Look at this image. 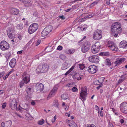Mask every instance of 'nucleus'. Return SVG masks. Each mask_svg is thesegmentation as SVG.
<instances>
[{"instance_id":"14","label":"nucleus","mask_w":127,"mask_h":127,"mask_svg":"<svg viewBox=\"0 0 127 127\" xmlns=\"http://www.w3.org/2000/svg\"><path fill=\"white\" fill-rule=\"evenodd\" d=\"M17 102L15 99L12 100L10 103V107L13 110L17 109Z\"/></svg>"},{"instance_id":"42","label":"nucleus","mask_w":127,"mask_h":127,"mask_svg":"<svg viewBox=\"0 0 127 127\" xmlns=\"http://www.w3.org/2000/svg\"><path fill=\"white\" fill-rule=\"evenodd\" d=\"M125 80L124 78V77H121L119 80L118 81L119 83H120L123 82Z\"/></svg>"},{"instance_id":"51","label":"nucleus","mask_w":127,"mask_h":127,"mask_svg":"<svg viewBox=\"0 0 127 127\" xmlns=\"http://www.w3.org/2000/svg\"><path fill=\"white\" fill-rule=\"evenodd\" d=\"M72 90L73 92H74L77 91H78V89L76 87H74L72 88Z\"/></svg>"},{"instance_id":"31","label":"nucleus","mask_w":127,"mask_h":127,"mask_svg":"<svg viewBox=\"0 0 127 127\" xmlns=\"http://www.w3.org/2000/svg\"><path fill=\"white\" fill-rule=\"evenodd\" d=\"M12 124V122L11 121L6 122L5 124L6 127H10Z\"/></svg>"},{"instance_id":"44","label":"nucleus","mask_w":127,"mask_h":127,"mask_svg":"<svg viewBox=\"0 0 127 127\" xmlns=\"http://www.w3.org/2000/svg\"><path fill=\"white\" fill-rule=\"evenodd\" d=\"M100 83L99 80H95L94 81V83L95 85H99L100 84Z\"/></svg>"},{"instance_id":"55","label":"nucleus","mask_w":127,"mask_h":127,"mask_svg":"<svg viewBox=\"0 0 127 127\" xmlns=\"http://www.w3.org/2000/svg\"><path fill=\"white\" fill-rule=\"evenodd\" d=\"M56 116L55 115L54 116V118H53L52 120V123H54L56 119Z\"/></svg>"},{"instance_id":"8","label":"nucleus","mask_w":127,"mask_h":127,"mask_svg":"<svg viewBox=\"0 0 127 127\" xmlns=\"http://www.w3.org/2000/svg\"><path fill=\"white\" fill-rule=\"evenodd\" d=\"M119 108L121 112L125 114H127V102L125 101L122 103Z\"/></svg>"},{"instance_id":"3","label":"nucleus","mask_w":127,"mask_h":127,"mask_svg":"<svg viewBox=\"0 0 127 127\" xmlns=\"http://www.w3.org/2000/svg\"><path fill=\"white\" fill-rule=\"evenodd\" d=\"M102 32L101 30L97 29L94 32L93 38L95 40H99L101 39L102 36Z\"/></svg>"},{"instance_id":"28","label":"nucleus","mask_w":127,"mask_h":127,"mask_svg":"<svg viewBox=\"0 0 127 127\" xmlns=\"http://www.w3.org/2000/svg\"><path fill=\"white\" fill-rule=\"evenodd\" d=\"M49 34L44 29L42 32L41 33V36L42 37H44L47 36Z\"/></svg>"},{"instance_id":"48","label":"nucleus","mask_w":127,"mask_h":127,"mask_svg":"<svg viewBox=\"0 0 127 127\" xmlns=\"http://www.w3.org/2000/svg\"><path fill=\"white\" fill-rule=\"evenodd\" d=\"M6 105V102H5L2 104L1 107L2 109H4L5 108Z\"/></svg>"},{"instance_id":"52","label":"nucleus","mask_w":127,"mask_h":127,"mask_svg":"<svg viewBox=\"0 0 127 127\" xmlns=\"http://www.w3.org/2000/svg\"><path fill=\"white\" fill-rule=\"evenodd\" d=\"M82 76H83L82 75H80L78 77H77V80H81L82 78Z\"/></svg>"},{"instance_id":"18","label":"nucleus","mask_w":127,"mask_h":127,"mask_svg":"<svg viewBox=\"0 0 127 127\" xmlns=\"http://www.w3.org/2000/svg\"><path fill=\"white\" fill-rule=\"evenodd\" d=\"M14 30L12 29H9L7 32V35L8 37L11 39L14 38L15 35Z\"/></svg>"},{"instance_id":"39","label":"nucleus","mask_w":127,"mask_h":127,"mask_svg":"<svg viewBox=\"0 0 127 127\" xmlns=\"http://www.w3.org/2000/svg\"><path fill=\"white\" fill-rule=\"evenodd\" d=\"M79 67L80 69L83 70L85 67L84 64H79Z\"/></svg>"},{"instance_id":"23","label":"nucleus","mask_w":127,"mask_h":127,"mask_svg":"<svg viewBox=\"0 0 127 127\" xmlns=\"http://www.w3.org/2000/svg\"><path fill=\"white\" fill-rule=\"evenodd\" d=\"M125 60V59L123 58L117 60L114 62V64L116 66H117L121 63L124 62Z\"/></svg>"},{"instance_id":"27","label":"nucleus","mask_w":127,"mask_h":127,"mask_svg":"<svg viewBox=\"0 0 127 127\" xmlns=\"http://www.w3.org/2000/svg\"><path fill=\"white\" fill-rule=\"evenodd\" d=\"M22 109L26 110V111H28L29 110V106L28 104L26 103L23 104H22Z\"/></svg>"},{"instance_id":"4","label":"nucleus","mask_w":127,"mask_h":127,"mask_svg":"<svg viewBox=\"0 0 127 127\" xmlns=\"http://www.w3.org/2000/svg\"><path fill=\"white\" fill-rule=\"evenodd\" d=\"M87 87L86 86L82 87L81 88V92L80 94V97L81 99L85 100H86V97L87 95Z\"/></svg>"},{"instance_id":"57","label":"nucleus","mask_w":127,"mask_h":127,"mask_svg":"<svg viewBox=\"0 0 127 127\" xmlns=\"http://www.w3.org/2000/svg\"><path fill=\"white\" fill-rule=\"evenodd\" d=\"M40 42L41 41L40 40H38L36 43V46H38L40 43Z\"/></svg>"},{"instance_id":"36","label":"nucleus","mask_w":127,"mask_h":127,"mask_svg":"<svg viewBox=\"0 0 127 127\" xmlns=\"http://www.w3.org/2000/svg\"><path fill=\"white\" fill-rule=\"evenodd\" d=\"M105 64L107 65H111V64L110 60L109 59H107L105 61Z\"/></svg>"},{"instance_id":"12","label":"nucleus","mask_w":127,"mask_h":127,"mask_svg":"<svg viewBox=\"0 0 127 127\" xmlns=\"http://www.w3.org/2000/svg\"><path fill=\"white\" fill-rule=\"evenodd\" d=\"M22 80L25 82V83L27 84L30 81V75L26 72L23 73L22 76Z\"/></svg>"},{"instance_id":"10","label":"nucleus","mask_w":127,"mask_h":127,"mask_svg":"<svg viewBox=\"0 0 127 127\" xmlns=\"http://www.w3.org/2000/svg\"><path fill=\"white\" fill-rule=\"evenodd\" d=\"M98 70L97 67L94 65H90L88 68V72L92 74L96 73Z\"/></svg>"},{"instance_id":"40","label":"nucleus","mask_w":127,"mask_h":127,"mask_svg":"<svg viewBox=\"0 0 127 127\" xmlns=\"http://www.w3.org/2000/svg\"><path fill=\"white\" fill-rule=\"evenodd\" d=\"M31 90L32 88L30 87H28L26 88V91L28 94L29 95L30 94Z\"/></svg>"},{"instance_id":"2","label":"nucleus","mask_w":127,"mask_h":127,"mask_svg":"<svg viewBox=\"0 0 127 127\" xmlns=\"http://www.w3.org/2000/svg\"><path fill=\"white\" fill-rule=\"evenodd\" d=\"M48 64H45L39 65L36 69V71L37 73H41L47 72L49 68Z\"/></svg>"},{"instance_id":"53","label":"nucleus","mask_w":127,"mask_h":127,"mask_svg":"<svg viewBox=\"0 0 127 127\" xmlns=\"http://www.w3.org/2000/svg\"><path fill=\"white\" fill-rule=\"evenodd\" d=\"M17 37L19 39V40H21L22 38V36L20 34H19L18 35Z\"/></svg>"},{"instance_id":"35","label":"nucleus","mask_w":127,"mask_h":127,"mask_svg":"<svg viewBox=\"0 0 127 127\" xmlns=\"http://www.w3.org/2000/svg\"><path fill=\"white\" fill-rule=\"evenodd\" d=\"M23 25L22 24H19L17 26V28L18 29L20 30H22L23 28Z\"/></svg>"},{"instance_id":"45","label":"nucleus","mask_w":127,"mask_h":127,"mask_svg":"<svg viewBox=\"0 0 127 127\" xmlns=\"http://www.w3.org/2000/svg\"><path fill=\"white\" fill-rule=\"evenodd\" d=\"M86 38V36H84L81 40L80 41H78V44L79 45H81L82 44L81 43H80L81 42H82L83 41V40L84 39H85Z\"/></svg>"},{"instance_id":"59","label":"nucleus","mask_w":127,"mask_h":127,"mask_svg":"<svg viewBox=\"0 0 127 127\" xmlns=\"http://www.w3.org/2000/svg\"><path fill=\"white\" fill-rule=\"evenodd\" d=\"M87 127H96V126L94 124L89 125Z\"/></svg>"},{"instance_id":"46","label":"nucleus","mask_w":127,"mask_h":127,"mask_svg":"<svg viewBox=\"0 0 127 127\" xmlns=\"http://www.w3.org/2000/svg\"><path fill=\"white\" fill-rule=\"evenodd\" d=\"M79 75V74H76L72 76V78L74 79H77V77H78Z\"/></svg>"},{"instance_id":"13","label":"nucleus","mask_w":127,"mask_h":127,"mask_svg":"<svg viewBox=\"0 0 127 127\" xmlns=\"http://www.w3.org/2000/svg\"><path fill=\"white\" fill-rule=\"evenodd\" d=\"M99 57L97 56H93L90 57L89 60L91 62L97 63L99 61Z\"/></svg>"},{"instance_id":"30","label":"nucleus","mask_w":127,"mask_h":127,"mask_svg":"<svg viewBox=\"0 0 127 127\" xmlns=\"http://www.w3.org/2000/svg\"><path fill=\"white\" fill-rule=\"evenodd\" d=\"M98 3V0H96L92 3L90 5V7L92 8L94 7L95 5H97Z\"/></svg>"},{"instance_id":"64","label":"nucleus","mask_w":127,"mask_h":127,"mask_svg":"<svg viewBox=\"0 0 127 127\" xmlns=\"http://www.w3.org/2000/svg\"><path fill=\"white\" fill-rule=\"evenodd\" d=\"M14 70L13 69H11L10 70L9 72L8 73L9 75Z\"/></svg>"},{"instance_id":"21","label":"nucleus","mask_w":127,"mask_h":127,"mask_svg":"<svg viewBox=\"0 0 127 127\" xmlns=\"http://www.w3.org/2000/svg\"><path fill=\"white\" fill-rule=\"evenodd\" d=\"M20 11L19 9L15 8H11L10 10L11 14L13 15H16L18 14Z\"/></svg>"},{"instance_id":"22","label":"nucleus","mask_w":127,"mask_h":127,"mask_svg":"<svg viewBox=\"0 0 127 127\" xmlns=\"http://www.w3.org/2000/svg\"><path fill=\"white\" fill-rule=\"evenodd\" d=\"M16 60L14 58L12 59L10 61L9 63V65L11 68L14 67L16 63Z\"/></svg>"},{"instance_id":"37","label":"nucleus","mask_w":127,"mask_h":127,"mask_svg":"<svg viewBox=\"0 0 127 127\" xmlns=\"http://www.w3.org/2000/svg\"><path fill=\"white\" fill-rule=\"evenodd\" d=\"M45 122L44 120L43 119L39 120L37 122L38 124L39 125H42Z\"/></svg>"},{"instance_id":"29","label":"nucleus","mask_w":127,"mask_h":127,"mask_svg":"<svg viewBox=\"0 0 127 127\" xmlns=\"http://www.w3.org/2000/svg\"><path fill=\"white\" fill-rule=\"evenodd\" d=\"M68 98V95L67 94H64L61 96V98L64 100H66Z\"/></svg>"},{"instance_id":"1","label":"nucleus","mask_w":127,"mask_h":127,"mask_svg":"<svg viewBox=\"0 0 127 127\" xmlns=\"http://www.w3.org/2000/svg\"><path fill=\"white\" fill-rule=\"evenodd\" d=\"M121 24L118 22H115L113 24L111 27L112 32H117L118 33L121 32L122 29Z\"/></svg>"},{"instance_id":"24","label":"nucleus","mask_w":127,"mask_h":127,"mask_svg":"<svg viewBox=\"0 0 127 127\" xmlns=\"http://www.w3.org/2000/svg\"><path fill=\"white\" fill-rule=\"evenodd\" d=\"M75 51V50L74 49H67L65 50L64 52L65 53L69 54H71L73 53Z\"/></svg>"},{"instance_id":"11","label":"nucleus","mask_w":127,"mask_h":127,"mask_svg":"<svg viewBox=\"0 0 127 127\" xmlns=\"http://www.w3.org/2000/svg\"><path fill=\"white\" fill-rule=\"evenodd\" d=\"M57 90L58 88L57 87H54L48 95L47 97V99L48 100H49L50 99L51 97L54 96L56 94Z\"/></svg>"},{"instance_id":"7","label":"nucleus","mask_w":127,"mask_h":127,"mask_svg":"<svg viewBox=\"0 0 127 127\" xmlns=\"http://www.w3.org/2000/svg\"><path fill=\"white\" fill-rule=\"evenodd\" d=\"M9 47V44L5 41H2L0 43V49L2 50H7Z\"/></svg>"},{"instance_id":"9","label":"nucleus","mask_w":127,"mask_h":127,"mask_svg":"<svg viewBox=\"0 0 127 127\" xmlns=\"http://www.w3.org/2000/svg\"><path fill=\"white\" fill-rule=\"evenodd\" d=\"M91 44L90 42L86 41L85 42L84 44L82 46L81 51L83 53H86L88 51L91 46Z\"/></svg>"},{"instance_id":"38","label":"nucleus","mask_w":127,"mask_h":127,"mask_svg":"<svg viewBox=\"0 0 127 127\" xmlns=\"http://www.w3.org/2000/svg\"><path fill=\"white\" fill-rule=\"evenodd\" d=\"M66 63H65L63 64L61 67V69L62 70H65L67 68V67L66 65Z\"/></svg>"},{"instance_id":"19","label":"nucleus","mask_w":127,"mask_h":127,"mask_svg":"<svg viewBox=\"0 0 127 127\" xmlns=\"http://www.w3.org/2000/svg\"><path fill=\"white\" fill-rule=\"evenodd\" d=\"M87 28V26L85 25H80L77 27V30L78 31L80 32L84 31H85Z\"/></svg>"},{"instance_id":"16","label":"nucleus","mask_w":127,"mask_h":127,"mask_svg":"<svg viewBox=\"0 0 127 127\" xmlns=\"http://www.w3.org/2000/svg\"><path fill=\"white\" fill-rule=\"evenodd\" d=\"M35 88L36 89L37 91H41L44 89V85L41 83H38L36 84L35 86Z\"/></svg>"},{"instance_id":"25","label":"nucleus","mask_w":127,"mask_h":127,"mask_svg":"<svg viewBox=\"0 0 127 127\" xmlns=\"http://www.w3.org/2000/svg\"><path fill=\"white\" fill-rule=\"evenodd\" d=\"M52 106L57 108H59V104L58 100L57 99H55L53 101Z\"/></svg>"},{"instance_id":"5","label":"nucleus","mask_w":127,"mask_h":127,"mask_svg":"<svg viewBox=\"0 0 127 127\" xmlns=\"http://www.w3.org/2000/svg\"><path fill=\"white\" fill-rule=\"evenodd\" d=\"M38 25L37 24L33 23L29 27L28 32L29 33L32 34L35 32L37 30Z\"/></svg>"},{"instance_id":"60","label":"nucleus","mask_w":127,"mask_h":127,"mask_svg":"<svg viewBox=\"0 0 127 127\" xmlns=\"http://www.w3.org/2000/svg\"><path fill=\"white\" fill-rule=\"evenodd\" d=\"M10 43H12L13 44H15V40L14 39H12L10 40Z\"/></svg>"},{"instance_id":"41","label":"nucleus","mask_w":127,"mask_h":127,"mask_svg":"<svg viewBox=\"0 0 127 127\" xmlns=\"http://www.w3.org/2000/svg\"><path fill=\"white\" fill-rule=\"evenodd\" d=\"M88 18L86 16H85L83 18H82L81 19L79 20L78 22H83L85 21L87 19V18Z\"/></svg>"},{"instance_id":"56","label":"nucleus","mask_w":127,"mask_h":127,"mask_svg":"<svg viewBox=\"0 0 127 127\" xmlns=\"http://www.w3.org/2000/svg\"><path fill=\"white\" fill-rule=\"evenodd\" d=\"M95 109L98 111V113H99V107L96 105H95Z\"/></svg>"},{"instance_id":"43","label":"nucleus","mask_w":127,"mask_h":127,"mask_svg":"<svg viewBox=\"0 0 127 127\" xmlns=\"http://www.w3.org/2000/svg\"><path fill=\"white\" fill-rule=\"evenodd\" d=\"M24 83H25V82L22 80L20 83V88H21L23 86Z\"/></svg>"},{"instance_id":"62","label":"nucleus","mask_w":127,"mask_h":127,"mask_svg":"<svg viewBox=\"0 0 127 127\" xmlns=\"http://www.w3.org/2000/svg\"><path fill=\"white\" fill-rule=\"evenodd\" d=\"M22 1L23 2H24L26 4H27L28 2H29L28 1V0H23Z\"/></svg>"},{"instance_id":"49","label":"nucleus","mask_w":127,"mask_h":127,"mask_svg":"<svg viewBox=\"0 0 127 127\" xmlns=\"http://www.w3.org/2000/svg\"><path fill=\"white\" fill-rule=\"evenodd\" d=\"M108 124L109 127H113V125L112 123L110 121H109L108 122Z\"/></svg>"},{"instance_id":"47","label":"nucleus","mask_w":127,"mask_h":127,"mask_svg":"<svg viewBox=\"0 0 127 127\" xmlns=\"http://www.w3.org/2000/svg\"><path fill=\"white\" fill-rule=\"evenodd\" d=\"M60 58L62 60H64L65 58V56L63 54H61L60 55Z\"/></svg>"},{"instance_id":"34","label":"nucleus","mask_w":127,"mask_h":127,"mask_svg":"<svg viewBox=\"0 0 127 127\" xmlns=\"http://www.w3.org/2000/svg\"><path fill=\"white\" fill-rule=\"evenodd\" d=\"M99 54L101 56H108L109 55V52H101Z\"/></svg>"},{"instance_id":"50","label":"nucleus","mask_w":127,"mask_h":127,"mask_svg":"<svg viewBox=\"0 0 127 127\" xmlns=\"http://www.w3.org/2000/svg\"><path fill=\"white\" fill-rule=\"evenodd\" d=\"M63 48V47L62 46L59 45L58 46L57 49V50H61Z\"/></svg>"},{"instance_id":"33","label":"nucleus","mask_w":127,"mask_h":127,"mask_svg":"<svg viewBox=\"0 0 127 127\" xmlns=\"http://www.w3.org/2000/svg\"><path fill=\"white\" fill-rule=\"evenodd\" d=\"M74 67L75 66H72L71 68H70L68 71L66 72L65 74L64 75L66 76L68 74H69L73 70Z\"/></svg>"},{"instance_id":"26","label":"nucleus","mask_w":127,"mask_h":127,"mask_svg":"<svg viewBox=\"0 0 127 127\" xmlns=\"http://www.w3.org/2000/svg\"><path fill=\"white\" fill-rule=\"evenodd\" d=\"M53 27L51 26H49L45 28L44 29L47 32L49 33L52 31Z\"/></svg>"},{"instance_id":"32","label":"nucleus","mask_w":127,"mask_h":127,"mask_svg":"<svg viewBox=\"0 0 127 127\" xmlns=\"http://www.w3.org/2000/svg\"><path fill=\"white\" fill-rule=\"evenodd\" d=\"M74 67L75 66H72L71 68H70L68 71L66 72L65 74L64 75L66 76L68 74H69L73 70Z\"/></svg>"},{"instance_id":"54","label":"nucleus","mask_w":127,"mask_h":127,"mask_svg":"<svg viewBox=\"0 0 127 127\" xmlns=\"http://www.w3.org/2000/svg\"><path fill=\"white\" fill-rule=\"evenodd\" d=\"M73 85V83H70L67 84L66 86L68 87H72Z\"/></svg>"},{"instance_id":"17","label":"nucleus","mask_w":127,"mask_h":127,"mask_svg":"<svg viewBox=\"0 0 127 127\" xmlns=\"http://www.w3.org/2000/svg\"><path fill=\"white\" fill-rule=\"evenodd\" d=\"M119 47L120 48L127 49V42L124 40L121 41L119 43Z\"/></svg>"},{"instance_id":"15","label":"nucleus","mask_w":127,"mask_h":127,"mask_svg":"<svg viewBox=\"0 0 127 127\" xmlns=\"http://www.w3.org/2000/svg\"><path fill=\"white\" fill-rule=\"evenodd\" d=\"M65 122L70 127H78L76 124L73 121L66 119L65 120Z\"/></svg>"},{"instance_id":"6","label":"nucleus","mask_w":127,"mask_h":127,"mask_svg":"<svg viewBox=\"0 0 127 127\" xmlns=\"http://www.w3.org/2000/svg\"><path fill=\"white\" fill-rule=\"evenodd\" d=\"M101 47L100 43L96 42L95 44L93 45L92 47L91 50L93 53H96L99 51Z\"/></svg>"},{"instance_id":"63","label":"nucleus","mask_w":127,"mask_h":127,"mask_svg":"<svg viewBox=\"0 0 127 127\" xmlns=\"http://www.w3.org/2000/svg\"><path fill=\"white\" fill-rule=\"evenodd\" d=\"M106 0V3L107 4L109 5L110 4V0Z\"/></svg>"},{"instance_id":"20","label":"nucleus","mask_w":127,"mask_h":127,"mask_svg":"<svg viewBox=\"0 0 127 127\" xmlns=\"http://www.w3.org/2000/svg\"><path fill=\"white\" fill-rule=\"evenodd\" d=\"M108 47L111 50L114 51H117L118 50V47L114 44L110 45Z\"/></svg>"},{"instance_id":"58","label":"nucleus","mask_w":127,"mask_h":127,"mask_svg":"<svg viewBox=\"0 0 127 127\" xmlns=\"http://www.w3.org/2000/svg\"><path fill=\"white\" fill-rule=\"evenodd\" d=\"M9 75L8 73L5 76L3 77V79L4 80H5L7 78Z\"/></svg>"},{"instance_id":"61","label":"nucleus","mask_w":127,"mask_h":127,"mask_svg":"<svg viewBox=\"0 0 127 127\" xmlns=\"http://www.w3.org/2000/svg\"><path fill=\"white\" fill-rule=\"evenodd\" d=\"M4 74V72H0V78L2 77Z\"/></svg>"}]
</instances>
